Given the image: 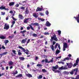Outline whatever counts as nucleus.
Listing matches in <instances>:
<instances>
[{
    "label": "nucleus",
    "mask_w": 79,
    "mask_h": 79,
    "mask_svg": "<svg viewBox=\"0 0 79 79\" xmlns=\"http://www.w3.org/2000/svg\"><path fill=\"white\" fill-rule=\"evenodd\" d=\"M37 66H38V67L40 66V68H42V65L40 64H38L37 65Z\"/></svg>",
    "instance_id": "obj_36"
},
{
    "label": "nucleus",
    "mask_w": 79,
    "mask_h": 79,
    "mask_svg": "<svg viewBox=\"0 0 79 79\" xmlns=\"http://www.w3.org/2000/svg\"><path fill=\"white\" fill-rule=\"evenodd\" d=\"M63 47L65 48H67L68 44H67V43H64V45H63Z\"/></svg>",
    "instance_id": "obj_23"
},
{
    "label": "nucleus",
    "mask_w": 79,
    "mask_h": 79,
    "mask_svg": "<svg viewBox=\"0 0 79 79\" xmlns=\"http://www.w3.org/2000/svg\"><path fill=\"white\" fill-rule=\"evenodd\" d=\"M12 52L15 54V55H16V54H17L16 53V51L15 50H13Z\"/></svg>",
    "instance_id": "obj_43"
},
{
    "label": "nucleus",
    "mask_w": 79,
    "mask_h": 79,
    "mask_svg": "<svg viewBox=\"0 0 79 79\" xmlns=\"http://www.w3.org/2000/svg\"><path fill=\"white\" fill-rule=\"evenodd\" d=\"M79 58H77L76 61V63L77 64V65H78V63H79Z\"/></svg>",
    "instance_id": "obj_29"
},
{
    "label": "nucleus",
    "mask_w": 79,
    "mask_h": 79,
    "mask_svg": "<svg viewBox=\"0 0 79 79\" xmlns=\"http://www.w3.org/2000/svg\"><path fill=\"white\" fill-rule=\"evenodd\" d=\"M52 70L53 71H54V72L55 71V69H57L58 68V65H56L55 66H53L52 67Z\"/></svg>",
    "instance_id": "obj_5"
},
{
    "label": "nucleus",
    "mask_w": 79,
    "mask_h": 79,
    "mask_svg": "<svg viewBox=\"0 0 79 79\" xmlns=\"http://www.w3.org/2000/svg\"><path fill=\"white\" fill-rule=\"evenodd\" d=\"M19 48H20V49H22V51L23 52H25V53L27 55H29V52H26V50L25 49L21 47V46H19Z\"/></svg>",
    "instance_id": "obj_2"
},
{
    "label": "nucleus",
    "mask_w": 79,
    "mask_h": 79,
    "mask_svg": "<svg viewBox=\"0 0 79 79\" xmlns=\"http://www.w3.org/2000/svg\"><path fill=\"white\" fill-rule=\"evenodd\" d=\"M0 10H9V9L8 8H5V6H1L0 7Z\"/></svg>",
    "instance_id": "obj_7"
},
{
    "label": "nucleus",
    "mask_w": 79,
    "mask_h": 79,
    "mask_svg": "<svg viewBox=\"0 0 79 79\" xmlns=\"http://www.w3.org/2000/svg\"><path fill=\"white\" fill-rule=\"evenodd\" d=\"M44 34L45 35H49V33L48 32H45Z\"/></svg>",
    "instance_id": "obj_54"
},
{
    "label": "nucleus",
    "mask_w": 79,
    "mask_h": 79,
    "mask_svg": "<svg viewBox=\"0 0 79 79\" xmlns=\"http://www.w3.org/2000/svg\"><path fill=\"white\" fill-rule=\"evenodd\" d=\"M19 59L20 60H22V61H24L25 60V58L23 57H19Z\"/></svg>",
    "instance_id": "obj_26"
},
{
    "label": "nucleus",
    "mask_w": 79,
    "mask_h": 79,
    "mask_svg": "<svg viewBox=\"0 0 79 79\" xmlns=\"http://www.w3.org/2000/svg\"><path fill=\"white\" fill-rule=\"evenodd\" d=\"M9 65V66H11L13 64V62L12 61H10L8 63Z\"/></svg>",
    "instance_id": "obj_20"
},
{
    "label": "nucleus",
    "mask_w": 79,
    "mask_h": 79,
    "mask_svg": "<svg viewBox=\"0 0 79 79\" xmlns=\"http://www.w3.org/2000/svg\"><path fill=\"white\" fill-rule=\"evenodd\" d=\"M31 25H33V26H39V23H31Z\"/></svg>",
    "instance_id": "obj_12"
},
{
    "label": "nucleus",
    "mask_w": 79,
    "mask_h": 79,
    "mask_svg": "<svg viewBox=\"0 0 79 79\" xmlns=\"http://www.w3.org/2000/svg\"><path fill=\"white\" fill-rule=\"evenodd\" d=\"M64 70L68 69V68H67V66L65 65L64 67H63Z\"/></svg>",
    "instance_id": "obj_37"
},
{
    "label": "nucleus",
    "mask_w": 79,
    "mask_h": 79,
    "mask_svg": "<svg viewBox=\"0 0 79 79\" xmlns=\"http://www.w3.org/2000/svg\"><path fill=\"white\" fill-rule=\"evenodd\" d=\"M32 36H33V37H37V35L35 33H34L32 34Z\"/></svg>",
    "instance_id": "obj_39"
},
{
    "label": "nucleus",
    "mask_w": 79,
    "mask_h": 79,
    "mask_svg": "<svg viewBox=\"0 0 79 79\" xmlns=\"http://www.w3.org/2000/svg\"><path fill=\"white\" fill-rule=\"evenodd\" d=\"M11 24L14 25V24H15V21H13L12 22H11Z\"/></svg>",
    "instance_id": "obj_51"
},
{
    "label": "nucleus",
    "mask_w": 79,
    "mask_h": 79,
    "mask_svg": "<svg viewBox=\"0 0 79 79\" xmlns=\"http://www.w3.org/2000/svg\"><path fill=\"white\" fill-rule=\"evenodd\" d=\"M58 43H56V44L55 45V46L54 48L55 49H56V48H57V47H58Z\"/></svg>",
    "instance_id": "obj_33"
},
{
    "label": "nucleus",
    "mask_w": 79,
    "mask_h": 79,
    "mask_svg": "<svg viewBox=\"0 0 79 79\" xmlns=\"http://www.w3.org/2000/svg\"><path fill=\"white\" fill-rule=\"evenodd\" d=\"M40 16H44V15L43 14V13L40 12Z\"/></svg>",
    "instance_id": "obj_56"
},
{
    "label": "nucleus",
    "mask_w": 79,
    "mask_h": 79,
    "mask_svg": "<svg viewBox=\"0 0 79 79\" xmlns=\"http://www.w3.org/2000/svg\"><path fill=\"white\" fill-rule=\"evenodd\" d=\"M10 28V25L7 23H5L4 26V29L6 30H8Z\"/></svg>",
    "instance_id": "obj_3"
},
{
    "label": "nucleus",
    "mask_w": 79,
    "mask_h": 79,
    "mask_svg": "<svg viewBox=\"0 0 79 79\" xmlns=\"http://www.w3.org/2000/svg\"><path fill=\"white\" fill-rule=\"evenodd\" d=\"M38 19L39 20V21H42V22L45 21V19L43 18H38Z\"/></svg>",
    "instance_id": "obj_21"
},
{
    "label": "nucleus",
    "mask_w": 79,
    "mask_h": 79,
    "mask_svg": "<svg viewBox=\"0 0 79 79\" xmlns=\"http://www.w3.org/2000/svg\"><path fill=\"white\" fill-rule=\"evenodd\" d=\"M45 25L46 26H47L48 27H50L52 24H51V23H50V22H49L47 21Z\"/></svg>",
    "instance_id": "obj_8"
},
{
    "label": "nucleus",
    "mask_w": 79,
    "mask_h": 79,
    "mask_svg": "<svg viewBox=\"0 0 79 79\" xmlns=\"http://www.w3.org/2000/svg\"><path fill=\"white\" fill-rule=\"evenodd\" d=\"M25 13L26 15H27L29 13V10H28V8L27 7L26 8Z\"/></svg>",
    "instance_id": "obj_18"
},
{
    "label": "nucleus",
    "mask_w": 79,
    "mask_h": 79,
    "mask_svg": "<svg viewBox=\"0 0 79 79\" xmlns=\"http://www.w3.org/2000/svg\"><path fill=\"white\" fill-rule=\"evenodd\" d=\"M26 32V30H24L23 31H20V33H22L23 35V37H25V35H24L25 32Z\"/></svg>",
    "instance_id": "obj_17"
},
{
    "label": "nucleus",
    "mask_w": 79,
    "mask_h": 79,
    "mask_svg": "<svg viewBox=\"0 0 79 79\" xmlns=\"http://www.w3.org/2000/svg\"><path fill=\"white\" fill-rule=\"evenodd\" d=\"M2 15H5V12H1Z\"/></svg>",
    "instance_id": "obj_53"
},
{
    "label": "nucleus",
    "mask_w": 79,
    "mask_h": 79,
    "mask_svg": "<svg viewBox=\"0 0 79 79\" xmlns=\"http://www.w3.org/2000/svg\"><path fill=\"white\" fill-rule=\"evenodd\" d=\"M11 18H12V19H13V20H14V21H17V19L15 18L14 17H13V16H12L11 17Z\"/></svg>",
    "instance_id": "obj_38"
},
{
    "label": "nucleus",
    "mask_w": 79,
    "mask_h": 79,
    "mask_svg": "<svg viewBox=\"0 0 79 79\" xmlns=\"http://www.w3.org/2000/svg\"><path fill=\"white\" fill-rule=\"evenodd\" d=\"M42 71L43 73H46V72H47V71L45 69H42Z\"/></svg>",
    "instance_id": "obj_41"
},
{
    "label": "nucleus",
    "mask_w": 79,
    "mask_h": 79,
    "mask_svg": "<svg viewBox=\"0 0 79 79\" xmlns=\"http://www.w3.org/2000/svg\"><path fill=\"white\" fill-rule=\"evenodd\" d=\"M9 42V40H5V41L4 42V43L5 44H7Z\"/></svg>",
    "instance_id": "obj_40"
},
{
    "label": "nucleus",
    "mask_w": 79,
    "mask_h": 79,
    "mask_svg": "<svg viewBox=\"0 0 79 79\" xmlns=\"http://www.w3.org/2000/svg\"><path fill=\"white\" fill-rule=\"evenodd\" d=\"M27 38H26L25 39H23L21 42V44H24L25 42H26L27 40Z\"/></svg>",
    "instance_id": "obj_9"
},
{
    "label": "nucleus",
    "mask_w": 79,
    "mask_h": 79,
    "mask_svg": "<svg viewBox=\"0 0 79 79\" xmlns=\"http://www.w3.org/2000/svg\"><path fill=\"white\" fill-rule=\"evenodd\" d=\"M42 9H43L42 8H40L39 7H38L36 10V11H41L42 10Z\"/></svg>",
    "instance_id": "obj_11"
},
{
    "label": "nucleus",
    "mask_w": 79,
    "mask_h": 79,
    "mask_svg": "<svg viewBox=\"0 0 79 79\" xmlns=\"http://www.w3.org/2000/svg\"><path fill=\"white\" fill-rule=\"evenodd\" d=\"M21 77H23V75H22V74H20L18 75L17 76H16V77H17V78Z\"/></svg>",
    "instance_id": "obj_24"
},
{
    "label": "nucleus",
    "mask_w": 79,
    "mask_h": 79,
    "mask_svg": "<svg viewBox=\"0 0 79 79\" xmlns=\"http://www.w3.org/2000/svg\"><path fill=\"white\" fill-rule=\"evenodd\" d=\"M77 65V64L76 63H75L74 64V65H73V66L74 67H75V66H76Z\"/></svg>",
    "instance_id": "obj_61"
},
{
    "label": "nucleus",
    "mask_w": 79,
    "mask_h": 79,
    "mask_svg": "<svg viewBox=\"0 0 79 79\" xmlns=\"http://www.w3.org/2000/svg\"><path fill=\"white\" fill-rule=\"evenodd\" d=\"M20 8H21V10H24L25 9V7H24L23 6H21L20 7Z\"/></svg>",
    "instance_id": "obj_47"
},
{
    "label": "nucleus",
    "mask_w": 79,
    "mask_h": 79,
    "mask_svg": "<svg viewBox=\"0 0 79 79\" xmlns=\"http://www.w3.org/2000/svg\"><path fill=\"white\" fill-rule=\"evenodd\" d=\"M54 72H55L56 73H60V71L58 70H56V71H55Z\"/></svg>",
    "instance_id": "obj_46"
},
{
    "label": "nucleus",
    "mask_w": 79,
    "mask_h": 79,
    "mask_svg": "<svg viewBox=\"0 0 79 79\" xmlns=\"http://www.w3.org/2000/svg\"><path fill=\"white\" fill-rule=\"evenodd\" d=\"M6 70H8V68H9V67L8 66H7L6 67Z\"/></svg>",
    "instance_id": "obj_63"
},
{
    "label": "nucleus",
    "mask_w": 79,
    "mask_h": 79,
    "mask_svg": "<svg viewBox=\"0 0 79 79\" xmlns=\"http://www.w3.org/2000/svg\"><path fill=\"white\" fill-rule=\"evenodd\" d=\"M7 53H8V52H6L2 53V54L3 55H6Z\"/></svg>",
    "instance_id": "obj_50"
},
{
    "label": "nucleus",
    "mask_w": 79,
    "mask_h": 79,
    "mask_svg": "<svg viewBox=\"0 0 79 79\" xmlns=\"http://www.w3.org/2000/svg\"><path fill=\"white\" fill-rule=\"evenodd\" d=\"M58 48H59V50H60V49H61V48L60 47V45H58Z\"/></svg>",
    "instance_id": "obj_59"
},
{
    "label": "nucleus",
    "mask_w": 79,
    "mask_h": 79,
    "mask_svg": "<svg viewBox=\"0 0 79 79\" xmlns=\"http://www.w3.org/2000/svg\"><path fill=\"white\" fill-rule=\"evenodd\" d=\"M60 53V51L59 50L57 49L56 50V54L57 55H58V54H59Z\"/></svg>",
    "instance_id": "obj_22"
},
{
    "label": "nucleus",
    "mask_w": 79,
    "mask_h": 79,
    "mask_svg": "<svg viewBox=\"0 0 79 79\" xmlns=\"http://www.w3.org/2000/svg\"><path fill=\"white\" fill-rule=\"evenodd\" d=\"M30 42V39H29L28 40H27V44H29V43Z\"/></svg>",
    "instance_id": "obj_57"
},
{
    "label": "nucleus",
    "mask_w": 79,
    "mask_h": 79,
    "mask_svg": "<svg viewBox=\"0 0 79 79\" xmlns=\"http://www.w3.org/2000/svg\"><path fill=\"white\" fill-rule=\"evenodd\" d=\"M75 71H76V69L72 70L71 72H69V73H70V74H71V75H73V74H74V72Z\"/></svg>",
    "instance_id": "obj_15"
},
{
    "label": "nucleus",
    "mask_w": 79,
    "mask_h": 79,
    "mask_svg": "<svg viewBox=\"0 0 79 79\" xmlns=\"http://www.w3.org/2000/svg\"><path fill=\"white\" fill-rule=\"evenodd\" d=\"M58 35H60L61 33V31H60V30H58Z\"/></svg>",
    "instance_id": "obj_45"
},
{
    "label": "nucleus",
    "mask_w": 79,
    "mask_h": 79,
    "mask_svg": "<svg viewBox=\"0 0 79 79\" xmlns=\"http://www.w3.org/2000/svg\"><path fill=\"white\" fill-rule=\"evenodd\" d=\"M38 79H42V75H40L39 77H37Z\"/></svg>",
    "instance_id": "obj_32"
},
{
    "label": "nucleus",
    "mask_w": 79,
    "mask_h": 79,
    "mask_svg": "<svg viewBox=\"0 0 79 79\" xmlns=\"http://www.w3.org/2000/svg\"><path fill=\"white\" fill-rule=\"evenodd\" d=\"M73 65V64L71 63H67V66H68V68H72V66Z\"/></svg>",
    "instance_id": "obj_6"
},
{
    "label": "nucleus",
    "mask_w": 79,
    "mask_h": 79,
    "mask_svg": "<svg viewBox=\"0 0 79 79\" xmlns=\"http://www.w3.org/2000/svg\"><path fill=\"white\" fill-rule=\"evenodd\" d=\"M48 11V10H46V14L47 15H48L49 14Z\"/></svg>",
    "instance_id": "obj_49"
},
{
    "label": "nucleus",
    "mask_w": 79,
    "mask_h": 79,
    "mask_svg": "<svg viewBox=\"0 0 79 79\" xmlns=\"http://www.w3.org/2000/svg\"><path fill=\"white\" fill-rule=\"evenodd\" d=\"M77 19V23H79V19Z\"/></svg>",
    "instance_id": "obj_64"
},
{
    "label": "nucleus",
    "mask_w": 79,
    "mask_h": 79,
    "mask_svg": "<svg viewBox=\"0 0 79 79\" xmlns=\"http://www.w3.org/2000/svg\"><path fill=\"white\" fill-rule=\"evenodd\" d=\"M33 16L35 18H37V17H38V15H37V14L36 13H34L33 14Z\"/></svg>",
    "instance_id": "obj_19"
},
{
    "label": "nucleus",
    "mask_w": 79,
    "mask_h": 79,
    "mask_svg": "<svg viewBox=\"0 0 79 79\" xmlns=\"http://www.w3.org/2000/svg\"><path fill=\"white\" fill-rule=\"evenodd\" d=\"M2 48H3V49H5V47H4V46H2Z\"/></svg>",
    "instance_id": "obj_60"
},
{
    "label": "nucleus",
    "mask_w": 79,
    "mask_h": 79,
    "mask_svg": "<svg viewBox=\"0 0 79 79\" xmlns=\"http://www.w3.org/2000/svg\"><path fill=\"white\" fill-rule=\"evenodd\" d=\"M15 5V2H11L9 4L10 6H13Z\"/></svg>",
    "instance_id": "obj_25"
},
{
    "label": "nucleus",
    "mask_w": 79,
    "mask_h": 79,
    "mask_svg": "<svg viewBox=\"0 0 79 79\" xmlns=\"http://www.w3.org/2000/svg\"><path fill=\"white\" fill-rule=\"evenodd\" d=\"M12 74H14V75H15V74H18V71H17V70L15 71V72H13Z\"/></svg>",
    "instance_id": "obj_34"
},
{
    "label": "nucleus",
    "mask_w": 79,
    "mask_h": 79,
    "mask_svg": "<svg viewBox=\"0 0 79 79\" xmlns=\"http://www.w3.org/2000/svg\"><path fill=\"white\" fill-rule=\"evenodd\" d=\"M78 16H77L76 17H74V18H75L76 19H79V14L78 15Z\"/></svg>",
    "instance_id": "obj_42"
},
{
    "label": "nucleus",
    "mask_w": 79,
    "mask_h": 79,
    "mask_svg": "<svg viewBox=\"0 0 79 79\" xmlns=\"http://www.w3.org/2000/svg\"><path fill=\"white\" fill-rule=\"evenodd\" d=\"M18 55H22V53L21 52V50H19L18 51Z\"/></svg>",
    "instance_id": "obj_27"
},
{
    "label": "nucleus",
    "mask_w": 79,
    "mask_h": 79,
    "mask_svg": "<svg viewBox=\"0 0 79 79\" xmlns=\"http://www.w3.org/2000/svg\"><path fill=\"white\" fill-rule=\"evenodd\" d=\"M53 40H55V41H58V38H56V35H54L53 36L51 37V39L50 40V41L52 42Z\"/></svg>",
    "instance_id": "obj_1"
},
{
    "label": "nucleus",
    "mask_w": 79,
    "mask_h": 79,
    "mask_svg": "<svg viewBox=\"0 0 79 79\" xmlns=\"http://www.w3.org/2000/svg\"><path fill=\"white\" fill-rule=\"evenodd\" d=\"M66 48H64V47H63V51H65V50H66Z\"/></svg>",
    "instance_id": "obj_62"
},
{
    "label": "nucleus",
    "mask_w": 79,
    "mask_h": 79,
    "mask_svg": "<svg viewBox=\"0 0 79 79\" xmlns=\"http://www.w3.org/2000/svg\"><path fill=\"white\" fill-rule=\"evenodd\" d=\"M13 36H14L13 35H11L9 36V38H12L13 37Z\"/></svg>",
    "instance_id": "obj_48"
},
{
    "label": "nucleus",
    "mask_w": 79,
    "mask_h": 79,
    "mask_svg": "<svg viewBox=\"0 0 79 79\" xmlns=\"http://www.w3.org/2000/svg\"><path fill=\"white\" fill-rule=\"evenodd\" d=\"M19 18L20 19L23 20L24 19V17L22 15L19 14Z\"/></svg>",
    "instance_id": "obj_10"
},
{
    "label": "nucleus",
    "mask_w": 79,
    "mask_h": 79,
    "mask_svg": "<svg viewBox=\"0 0 79 79\" xmlns=\"http://www.w3.org/2000/svg\"><path fill=\"white\" fill-rule=\"evenodd\" d=\"M30 18H26L24 19V21H23L24 23H27V21L29 20V19H30Z\"/></svg>",
    "instance_id": "obj_16"
},
{
    "label": "nucleus",
    "mask_w": 79,
    "mask_h": 79,
    "mask_svg": "<svg viewBox=\"0 0 79 79\" xmlns=\"http://www.w3.org/2000/svg\"><path fill=\"white\" fill-rule=\"evenodd\" d=\"M58 63L59 64H64V62H62V61H58Z\"/></svg>",
    "instance_id": "obj_31"
},
{
    "label": "nucleus",
    "mask_w": 79,
    "mask_h": 79,
    "mask_svg": "<svg viewBox=\"0 0 79 79\" xmlns=\"http://www.w3.org/2000/svg\"><path fill=\"white\" fill-rule=\"evenodd\" d=\"M70 59H71V58H70V57H67L66 58H64L63 60H62V61H65L66 60H70Z\"/></svg>",
    "instance_id": "obj_13"
},
{
    "label": "nucleus",
    "mask_w": 79,
    "mask_h": 79,
    "mask_svg": "<svg viewBox=\"0 0 79 79\" xmlns=\"http://www.w3.org/2000/svg\"><path fill=\"white\" fill-rule=\"evenodd\" d=\"M76 72L74 74L75 75H76L77 74V71H78V68H77L75 69Z\"/></svg>",
    "instance_id": "obj_30"
},
{
    "label": "nucleus",
    "mask_w": 79,
    "mask_h": 79,
    "mask_svg": "<svg viewBox=\"0 0 79 79\" xmlns=\"http://www.w3.org/2000/svg\"><path fill=\"white\" fill-rule=\"evenodd\" d=\"M61 58V56H60L56 57V59H59V58Z\"/></svg>",
    "instance_id": "obj_52"
},
{
    "label": "nucleus",
    "mask_w": 79,
    "mask_h": 79,
    "mask_svg": "<svg viewBox=\"0 0 79 79\" xmlns=\"http://www.w3.org/2000/svg\"><path fill=\"white\" fill-rule=\"evenodd\" d=\"M25 75L26 76L28 77H32V75L29 73L26 74H25Z\"/></svg>",
    "instance_id": "obj_14"
},
{
    "label": "nucleus",
    "mask_w": 79,
    "mask_h": 79,
    "mask_svg": "<svg viewBox=\"0 0 79 79\" xmlns=\"http://www.w3.org/2000/svg\"><path fill=\"white\" fill-rule=\"evenodd\" d=\"M19 4H17L15 5V6L16 7H19Z\"/></svg>",
    "instance_id": "obj_55"
},
{
    "label": "nucleus",
    "mask_w": 79,
    "mask_h": 79,
    "mask_svg": "<svg viewBox=\"0 0 79 79\" xmlns=\"http://www.w3.org/2000/svg\"><path fill=\"white\" fill-rule=\"evenodd\" d=\"M59 70H64V68H63V66H62L61 67L59 68Z\"/></svg>",
    "instance_id": "obj_35"
},
{
    "label": "nucleus",
    "mask_w": 79,
    "mask_h": 79,
    "mask_svg": "<svg viewBox=\"0 0 79 79\" xmlns=\"http://www.w3.org/2000/svg\"><path fill=\"white\" fill-rule=\"evenodd\" d=\"M29 26H30V28H31V29L32 30H33V31H34V28H33V27H32L31 25H30Z\"/></svg>",
    "instance_id": "obj_44"
},
{
    "label": "nucleus",
    "mask_w": 79,
    "mask_h": 79,
    "mask_svg": "<svg viewBox=\"0 0 79 79\" xmlns=\"http://www.w3.org/2000/svg\"><path fill=\"white\" fill-rule=\"evenodd\" d=\"M55 43H56V42L54 41L52 42L53 44H52L51 46H50V47H51L52 51H53V52H55V49H54V46L53 45L55 44Z\"/></svg>",
    "instance_id": "obj_4"
},
{
    "label": "nucleus",
    "mask_w": 79,
    "mask_h": 79,
    "mask_svg": "<svg viewBox=\"0 0 79 79\" xmlns=\"http://www.w3.org/2000/svg\"><path fill=\"white\" fill-rule=\"evenodd\" d=\"M0 39H6V37L3 36H0Z\"/></svg>",
    "instance_id": "obj_28"
},
{
    "label": "nucleus",
    "mask_w": 79,
    "mask_h": 79,
    "mask_svg": "<svg viewBox=\"0 0 79 79\" xmlns=\"http://www.w3.org/2000/svg\"><path fill=\"white\" fill-rule=\"evenodd\" d=\"M45 63H48V60L47 59H45Z\"/></svg>",
    "instance_id": "obj_58"
}]
</instances>
